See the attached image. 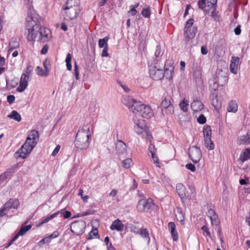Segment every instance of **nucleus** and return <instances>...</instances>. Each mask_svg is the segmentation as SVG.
Returning a JSON list of instances; mask_svg holds the SVG:
<instances>
[{
    "instance_id": "f257e3e1",
    "label": "nucleus",
    "mask_w": 250,
    "mask_h": 250,
    "mask_svg": "<svg viewBox=\"0 0 250 250\" xmlns=\"http://www.w3.org/2000/svg\"><path fill=\"white\" fill-rule=\"evenodd\" d=\"M28 41L44 42L50 38V31L40 25L39 16L30 8L26 18L25 32Z\"/></svg>"
},
{
    "instance_id": "f03ea898",
    "label": "nucleus",
    "mask_w": 250,
    "mask_h": 250,
    "mask_svg": "<svg viewBox=\"0 0 250 250\" xmlns=\"http://www.w3.org/2000/svg\"><path fill=\"white\" fill-rule=\"evenodd\" d=\"M39 139L38 131L36 130H31L28 134L25 143L17 151L19 157L23 159L26 158L36 146Z\"/></svg>"
},
{
    "instance_id": "7ed1b4c3",
    "label": "nucleus",
    "mask_w": 250,
    "mask_h": 250,
    "mask_svg": "<svg viewBox=\"0 0 250 250\" xmlns=\"http://www.w3.org/2000/svg\"><path fill=\"white\" fill-rule=\"evenodd\" d=\"M91 137L90 128L88 125H84L76 134L74 141L75 146L79 149H87L89 146V139Z\"/></svg>"
},
{
    "instance_id": "20e7f679",
    "label": "nucleus",
    "mask_w": 250,
    "mask_h": 250,
    "mask_svg": "<svg viewBox=\"0 0 250 250\" xmlns=\"http://www.w3.org/2000/svg\"><path fill=\"white\" fill-rule=\"evenodd\" d=\"M79 5V0H67L62 11V17L64 20H72L77 17L80 12Z\"/></svg>"
},
{
    "instance_id": "39448f33",
    "label": "nucleus",
    "mask_w": 250,
    "mask_h": 250,
    "mask_svg": "<svg viewBox=\"0 0 250 250\" xmlns=\"http://www.w3.org/2000/svg\"><path fill=\"white\" fill-rule=\"evenodd\" d=\"M122 102L127 106L130 111L135 114H139L142 110L143 107H144V104L130 96L124 97Z\"/></svg>"
},
{
    "instance_id": "423d86ee",
    "label": "nucleus",
    "mask_w": 250,
    "mask_h": 250,
    "mask_svg": "<svg viewBox=\"0 0 250 250\" xmlns=\"http://www.w3.org/2000/svg\"><path fill=\"white\" fill-rule=\"evenodd\" d=\"M135 132L143 138H146L147 140L151 141L152 136L149 134V130L147 125L146 122L144 119L138 120V123L134 127Z\"/></svg>"
},
{
    "instance_id": "0eeeda50",
    "label": "nucleus",
    "mask_w": 250,
    "mask_h": 250,
    "mask_svg": "<svg viewBox=\"0 0 250 250\" xmlns=\"http://www.w3.org/2000/svg\"><path fill=\"white\" fill-rule=\"evenodd\" d=\"M227 81V77L223 75H220V71H219L209 80L210 88L212 90L216 91L219 86H223L225 85Z\"/></svg>"
},
{
    "instance_id": "6e6552de",
    "label": "nucleus",
    "mask_w": 250,
    "mask_h": 250,
    "mask_svg": "<svg viewBox=\"0 0 250 250\" xmlns=\"http://www.w3.org/2000/svg\"><path fill=\"white\" fill-rule=\"evenodd\" d=\"M189 189L190 193L186 191V187L183 184L178 183L177 184L176 191L182 200H184L185 198L191 199L194 197L195 194V189L191 187H189Z\"/></svg>"
},
{
    "instance_id": "1a4fd4ad",
    "label": "nucleus",
    "mask_w": 250,
    "mask_h": 250,
    "mask_svg": "<svg viewBox=\"0 0 250 250\" xmlns=\"http://www.w3.org/2000/svg\"><path fill=\"white\" fill-rule=\"evenodd\" d=\"M154 205L152 200L150 198L147 199H140L137 205V209L140 212H147Z\"/></svg>"
},
{
    "instance_id": "9d476101",
    "label": "nucleus",
    "mask_w": 250,
    "mask_h": 250,
    "mask_svg": "<svg viewBox=\"0 0 250 250\" xmlns=\"http://www.w3.org/2000/svg\"><path fill=\"white\" fill-rule=\"evenodd\" d=\"M86 223L83 220L76 221L72 223L70 228L71 231L76 235L82 234L85 229Z\"/></svg>"
},
{
    "instance_id": "9b49d317",
    "label": "nucleus",
    "mask_w": 250,
    "mask_h": 250,
    "mask_svg": "<svg viewBox=\"0 0 250 250\" xmlns=\"http://www.w3.org/2000/svg\"><path fill=\"white\" fill-rule=\"evenodd\" d=\"M189 157L194 163L198 162L202 158L200 149L196 146H192L189 148L188 152Z\"/></svg>"
},
{
    "instance_id": "f8f14e48",
    "label": "nucleus",
    "mask_w": 250,
    "mask_h": 250,
    "mask_svg": "<svg viewBox=\"0 0 250 250\" xmlns=\"http://www.w3.org/2000/svg\"><path fill=\"white\" fill-rule=\"evenodd\" d=\"M217 0H199L198 2L199 8L203 11L215 10Z\"/></svg>"
},
{
    "instance_id": "ddd939ff",
    "label": "nucleus",
    "mask_w": 250,
    "mask_h": 250,
    "mask_svg": "<svg viewBox=\"0 0 250 250\" xmlns=\"http://www.w3.org/2000/svg\"><path fill=\"white\" fill-rule=\"evenodd\" d=\"M149 75L150 77L156 81L161 80L164 78V71L161 68L151 65L149 66Z\"/></svg>"
},
{
    "instance_id": "4468645a",
    "label": "nucleus",
    "mask_w": 250,
    "mask_h": 250,
    "mask_svg": "<svg viewBox=\"0 0 250 250\" xmlns=\"http://www.w3.org/2000/svg\"><path fill=\"white\" fill-rule=\"evenodd\" d=\"M161 108L163 114H172L174 112V107L169 100L165 98L162 100Z\"/></svg>"
},
{
    "instance_id": "2eb2a0df",
    "label": "nucleus",
    "mask_w": 250,
    "mask_h": 250,
    "mask_svg": "<svg viewBox=\"0 0 250 250\" xmlns=\"http://www.w3.org/2000/svg\"><path fill=\"white\" fill-rule=\"evenodd\" d=\"M213 91L209 96L211 104L215 109H219L222 104L221 100L219 99L216 91Z\"/></svg>"
},
{
    "instance_id": "dca6fc26",
    "label": "nucleus",
    "mask_w": 250,
    "mask_h": 250,
    "mask_svg": "<svg viewBox=\"0 0 250 250\" xmlns=\"http://www.w3.org/2000/svg\"><path fill=\"white\" fill-rule=\"evenodd\" d=\"M31 78L27 76L25 74H21L20 81V85L17 88L19 92H23L28 85V82Z\"/></svg>"
},
{
    "instance_id": "f3484780",
    "label": "nucleus",
    "mask_w": 250,
    "mask_h": 250,
    "mask_svg": "<svg viewBox=\"0 0 250 250\" xmlns=\"http://www.w3.org/2000/svg\"><path fill=\"white\" fill-rule=\"evenodd\" d=\"M20 205L19 201L16 199H10L6 203H5L2 207L4 210L7 212L11 208L16 209Z\"/></svg>"
},
{
    "instance_id": "a211bd4d",
    "label": "nucleus",
    "mask_w": 250,
    "mask_h": 250,
    "mask_svg": "<svg viewBox=\"0 0 250 250\" xmlns=\"http://www.w3.org/2000/svg\"><path fill=\"white\" fill-rule=\"evenodd\" d=\"M20 205L19 201L16 199H10L6 203H5L2 207L4 210L7 212L11 208L16 209Z\"/></svg>"
},
{
    "instance_id": "6ab92c4d",
    "label": "nucleus",
    "mask_w": 250,
    "mask_h": 250,
    "mask_svg": "<svg viewBox=\"0 0 250 250\" xmlns=\"http://www.w3.org/2000/svg\"><path fill=\"white\" fill-rule=\"evenodd\" d=\"M239 63V58L233 56L231 59L230 64V71L231 73L236 74L237 73L238 66Z\"/></svg>"
},
{
    "instance_id": "aec40b11",
    "label": "nucleus",
    "mask_w": 250,
    "mask_h": 250,
    "mask_svg": "<svg viewBox=\"0 0 250 250\" xmlns=\"http://www.w3.org/2000/svg\"><path fill=\"white\" fill-rule=\"evenodd\" d=\"M142 117L146 118H150L153 116V113L150 106L144 104L142 110L139 113Z\"/></svg>"
},
{
    "instance_id": "412c9836",
    "label": "nucleus",
    "mask_w": 250,
    "mask_h": 250,
    "mask_svg": "<svg viewBox=\"0 0 250 250\" xmlns=\"http://www.w3.org/2000/svg\"><path fill=\"white\" fill-rule=\"evenodd\" d=\"M126 145L123 141H119L116 145V151L117 153L121 156L126 153Z\"/></svg>"
},
{
    "instance_id": "4be33fe9",
    "label": "nucleus",
    "mask_w": 250,
    "mask_h": 250,
    "mask_svg": "<svg viewBox=\"0 0 250 250\" xmlns=\"http://www.w3.org/2000/svg\"><path fill=\"white\" fill-rule=\"evenodd\" d=\"M238 104L236 100H231L227 105V110L229 112L235 113L238 110Z\"/></svg>"
},
{
    "instance_id": "5701e85b",
    "label": "nucleus",
    "mask_w": 250,
    "mask_h": 250,
    "mask_svg": "<svg viewBox=\"0 0 250 250\" xmlns=\"http://www.w3.org/2000/svg\"><path fill=\"white\" fill-rule=\"evenodd\" d=\"M190 106L194 113L201 111L204 108V105L199 100H195L191 103Z\"/></svg>"
},
{
    "instance_id": "b1692460",
    "label": "nucleus",
    "mask_w": 250,
    "mask_h": 250,
    "mask_svg": "<svg viewBox=\"0 0 250 250\" xmlns=\"http://www.w3.org/2000/svg\"><path fill=\"white\" fill-rule=\"evenodd\" d=\"M110 228L111 230L121 231L124 229V225L119 219H117L112 222Z\"/></svg>"
},
{
    "instance_id": "393cba45",
    "label": "nucleus",
    "mask_w": 250,
    "mask_h": 250,
    "mask_svg": "<svg viewBox=\"0 0 250 250\" xmlns=\"http://www.w3.org/2000/svg\"><path fill=\"white\" fill-rule=\"evenodd\" d=\"M250 159V148H247L244 149L240 154L239 161L243 163L246 161Z\"/></svg>"
},
{
    "instance_id": "a878e982",
    "label": "nucleus",
    "mask_w": 250,
    "mask_h": 250,
    "mask_svg": "<svg viewBox=\"0 0 250 250\" xmlns=\"http://www.w3.org/2000/svg\"><path fill=\"white\" fill-rule=\"evenodd\" d=\"M197 31V28L196 26H193L192 28L184 29V35L186 38L188 39L193 38Z\"/></svg>"
},
{
    "instance_id": "bb28decb",
    "label": "nucleus",
    "mask_w": 250,
    "mask_h": 250,
    "mask_svg": "<svg viewBox=\"0 0 250 250\" xmlns=\"http://www.w3.org/2000/svg\"><path fill=\"white\" fill-rule=\"evenodd\" d=\"M32 227V225H29L26 226H22L15 236L13 238V241H16L19 236H22L29 230Z\"/></svg>"
},
{
    "instance_id": "cd10ccee",
    "label": "nucleus",
    "mask_w": 250,
    "mask_h": 250,
    "mask_svg": "<svg viewBox=\"0 0 250 250\" xmlns=\"http://www.w3.org/2000/svg\"><path fill=\"white\" fill-rule=\"evenodd\" d=\"M193 78L196 82L199 84H202L204 80L202 77V72L200 69H196L193 74Z\"/></svg>"
},
{
    "instance_id": "c85d7f7f",
    "label": "nucleus",
    "mask_w": 250,
    "mask_h": 250,
    "mask_svg": "<svg viewBox=\"0 0 250 250\" xmlns=\"http://www.w3.org/2000/svg\"><path fill=\"white\" fill-rule=\"evenodd\" d=\"M168 227L170 230L171 236L174 241H177L178 239V233L175 230L176 226L174 223L170 222L168 223Z\"/></svg>"
},
{
    "instance_id": "c756f323",
    "label": "nucleus",
    "mask_w": 250,
    "mask_h": 250,
    "mask_svg": "<svg viewBox=\"0 0 250 250\" xmlns=\"http://www.w3.org/2000/svg\"><path fill=\"white\" fill-rule=\"evenodd\" d=\"M165 71H164V77L168 80H171L173 77V72L174 70V67L172 65H170L169 68L166 67V65H165Z\"/></svg>"
},
{
    "instance_id": "7c9ffc66",
    "label": "nucleus",
    "mask_w": 250,
    "mask_h": 250,
    "mask_svg": "<svg viewBox=\"0 0 250 250\" xmlns=\"http://www.w3.org/2000/svg\"><path fill=\"white\" fill-rule=\"evenodd\" d=\"M216 7H215V10H210L208 11H204L206 13L210 15L214 20L216 21H220V15L218 12L216 11Z\"/></svg>"
},
{
    "instance_id": "2f4dec72",
    "label": "nucleus",
    "mask_w": 250,
    "mask_h": 250,
    "mask_svg": "<svg viewBox=\"0 0 250 250\" xmlns=\"http://www.w3.org/2000/svg\"><path fill=\"white\" fill-rule=\"evenodd\" d=\"M250 143V137L247 134L246 135H243L239 138V144L240 145H247Z\"/></svg>"
},
{
    "instance_id": "473e14b6",
    "label": "nucleus",
    "mask_w": 250,
    "mask_h": 250,
    "mask_svg": "<svg viewBox=\"0 0 250 250\" xmlns=\"http://www.w3.org/2000/svg\"><path fill=\"white\" fill-rule=\"evenodd\" d=\"M20 44L19 42L16 39H13L10 42L9 44L8 52L10 53V51L14 50V49L18 48Z\"/></svg>"
},
{
    "instance_id": "72a5a7b5",
    "label": "nucleus",
    "mask_w": 250,
    "mask_h": 250,
    "mask_svg": "<svg viewBox=\"0 0 250 250\" xmlns=\"http://www.w3.org/2000/svg\"><path fill=\"white\" fill-rule=\"evenodd\" d=\"M203 132L205 139L211 138L212 132L209 125H206L204 126Z\"/></svg>"
},
{
    "instance_id": "f704fd0d",
    "label": "nucleus",
    "mask_w": 250,
    "mask_h": 250,
    "mask_svg": "<svg viewBox=\"0 0 250 250\" xmlns=\"http://www.w3.org/2000/svg\"><path fill=\"white\" fill-rule=\"evenodd\" d=\"M59 213H60V212L58 211L57 212H55V213L46 217L44 219H42V220L41 222L39 224L38 227L41 226L43 224L49 222L50 220L53 219L54 218L56 217Z\"/></svg>"
},
{
    "instance_id": "c9c22d12",
    "label": "nucleus",
    "mask_w": 250,
    "mask_h": 250,
    "mask_svg": "<svg viewBox=\"0 0 250 250\" xmlns=\"http://www.w3.org/2000/svg\"><path fill=\"white\" fill-rule=\"evenodd\" d=\"M7 117L10 119H14L17 122H20L21 120L20 114L15 110L12 111L11 113L7 116Z\"/></svg>"
},
{
    "instance_id": "e433bc0d",
    "label": "nucleus",
    "mask_w": 250,
    "mask_h": 250,
    "mask_svg": "<svg viewBox=\"0 0 250 250\" xmlns=\"http://www.w3.org/2000/svg\"><path fill=\"white\" fill-rule=\"evenodd\" d=\"M108 37H105L103 39H100L98 41V45L100 48L108 47Z\"/></svg>"
},
{
    "instance_id": "4c0bfd02",
    "label": "nucleus",
    "mask_w": 250,
    "mask_h": 250,
    "mask_svg": "<svg viewBox=\"0 0 250 250\" xmlns=\"http://www.w3.org/2000/svg\"><path fill=\"white\" fill-rule=\"evenodd\" d=\"M188 101L184 99L179 104V106L181 110L184 112H187L188 110Z\"/></svg>"
},
{
    "instance_id": "58836bf2",
    "label": "nucleus",
    "mask_w": 250,
    "mask_h": 250,
    "mask_svg": "<svg viewBox=\"0 0 250 250\" xmlns=\"http://www.w3.org/2000/svg\"><path fill=\"white\" fill-rule=\"evenodd\" d=\"M205 145L208 150H212L214 147V145L212 142L211 138L205 139Z\"/></svg>"
},
{
    "instance_id": "ea45409f",
    "label": "nucleus",
    "mask_w": 250,
    "mask_h": 250,
    "mask_svg": "<svg viewBox=\"0 0 250 250\" xmlns=\"http://www.w3.org/2000/svg\"><path fill=\"white\" fill-rule=\"evenodd\" d=\"M37 74L38 75H40L42 76H47L48 75V70H46V71L43 70L42 68L40 66L37 67Z\"/></svg>"
},
{
    "instance_id": "a19ab883",
    "label": "nucleus",
    "mask_w": 250,
    "mask_h": 250,
    "mask_svg": "<svg viewBox=\"0 0 250 250\" xmlns=\"http://www.w3.org/2000/svg\"><path fill=\"white\" fill-rule=\"evenodd\" d=\"M122 163L123 167L125 168H129L132 164V160L130 158H127L123 160Z\"/></svg>"
},
{
    "instance_id": "79ce46f5",
    "label": "nucleus",
    "mask_w": 250,
    "mask_h": 250,
    "mask_svg": "<svg viewBox=\"0 0 250 250\" xmlns=\"http://www.w3.org/2000/svg\"><path fill=\"white\" fill-rule=\"evenodd\" d=\"M72 56L69 53H68L67 55L66 59H65V62H66V65L67 67V69L68 70H71L72 69V65L71 63V61Z\"/></svg>"
},
{
    "instance_id": "37998d69",
    "label": "nucleus",
    "mask_w": 250,
    "mask_h": 250,
    "mask_svg": "<svg viewBox=\"0 0 250 250\" xmlns=\"http://www.w3.org/2000/svg\"><path fill=\"white\" fill-rule=\"evenodd\" d=\"M17 167L14 166L7 168L4 173L9 177L11 176L16 170Z\"/></svg>"
},
{
    "instance_id": "c03bdc74",
    "label": "nucleus",
    "mask_w": 250,
    "mask_h": 250,
    "mask_svg": "<svg viewBox=\"0 0 250 250\" xmlns=\"http://www.w3.org/2000/svg\"><path fill=\"white\" fill-rule=\"evenodd\" d=\"M210 219L211 221V223L212 225L218 226L220 223L219 219L216 214L214 215L213 216H212Z\"/></svg>"
},
{
    "instance_id": "a18cd8bd",
    "label": "nucleus",
    "mask_w": 250,
    "mask_h": 250,
    "mask_svg": "<svg viewBox=\"0 0 250 250\" xmlns=\"http://www.w3.org/2000/svg\"><path fill=\"white\" fill-rule=\"evenodd\" d=\"M141 236L145 238H147L148 241H149L148 231L146 229H142L140 232Z\"/></svg>"
},
{
    "instance_id": "49530a36",
    "label": "nucleus",
    "mask_w": 250,
    "mask_h": 250,
    "mask_svg": "<svg viewBox=\"0 0 250 250\" xmlns=\"http://www.w3.org/2000/svg\"><path fill=\"white\" fill-rule=\"evenodd\" d=\"M32 71L33 70L32 69V67L30 65H28L26 67V70L24 71V72L22 74H25L27 76H28L31 78L32 75Z\"/></svg>"
},
{
    "instance_id": "de8ad7c7",
    "label": "nucleus",
    "mask_w": 250,
    "mask_h": 250,
    "mask_svg": "<svg viewBox=\"0 0 250 250\" xmlns=\"http://www.w3.org/2000/svg\"><path fill=\"white\" fill-rule=\"evenodd\" d=\"M99 237V234L98 233V229H95L91 231L88 235V239H92L93 237Z\"/></svg>"
},
{
    "instance_id": "09e8293b",
    "label": "nucleus",
    "mask_w": 250,
    "mask_h": 250,
    "mask_svg": "<svg viewBox=\"0 0 250 250\" xmlns=\"http://www.w3.org/2000/svg\"><path fill=\"white\" fill-rule=\"evenodd\" d=\"M151 14V10L149 8H144L142 11V15L146 18H148L150 17Z\"/></svg>"
},
{
    "instance_id": "8fccbe9b",
    "label": "nucleus",
    "mask_w": 250,
    "mask_h": 250,
    "mask_svg": "<svg viewBox=\"0 0 250 250\" xmlns=\"http://www.w3.org/2000/svg\"><path fill=\"white\" fill-rule=\"evenodd\" d=\"M193 21H194L193 19H192V18L189 19L187 21L184 29H188V28H192L193 26H192Z\"/></svg>"
},
{
    "instance_id": "3c124183",
    "label": "nucleus",
    "mask_w": 250,
    "mask_h": 250,
    "mask_svg": "<svg viewBox=\"0 0 250 250\" xmlns=\"http://www.w3.org/2000/svg\"><path fill=\"white\" fill-rule=\"evenodd\" d=\"M74 75H75L76 80L79 79V67H78V66L76 62H75V65H74Z\"/></svg>"
},
{
    "instance_id": "603ef678",
    "label": "nucleus",
    "mask_w": 250,
    "mask_h": 250,
    "mask_svg": "<svg viewBox=\"0 0 250 250\" xmlns=\"http://www.w3.org/2000/svg\"><path fill=\"white\" fill-rule=\"evenodd\" d=\"M151 156L153 159L154 163L155 164L157 167H160L159 159L158 158V156L156 155L155 153H152L151 154Z\"/></svg>"
},
{
    "instance_id": "864d4df0",
    "label": "nucleus",
    "mask_w": 250,
    "mask_h": 250,
    "mask_svg": "<svg viewBox=\"0 0 250 250\" xmlns=\"http://www.w3.org/2000/svg\"><path fill=\"white\" fill-rule=\"evenodd\" d=\"M197 122L200 124H204L206 122V118L203 114H201L197 118Z\"/></svg>"
},
{
    "instance_id": "5fc2aeb1",
    "label": "nucleus",
    "mask_w": 250,
    "mask_h": 250,
    "mask_svg": "<svg viewBox=\"0 0 250 250\" xmlns=\"http://www.w3.org/2000/svg\"><path fill=\"white\" fill-rule=\"evenodd\" d=\"M163 53L161 50V49L159 46H157L156 48L155 52V56L156 57H159L160 56H162Z\"/></svg>"
},
{
    "instance_id": "6e6d98bb",
    "label": "nucleus",
    "mask_w": 250,
    "mask_h": 250,
    "mask_svg": "<svg viewBox=\"0 0 250 250\" xmlns=\"http://www.w3.org/2000/svg\"><path fill=\"white\" fill-rule=\"evenodd\" d=\"M186 167L187 169L190 170L192 172H194L196 170L195 166L191 163L187 164L186 165Z\"/></svg>"
},
{
    "instance_id": "4d7b16f0",
    "label": "nucleus",
    "mask_w": 250,
    "mask_h": 250,
    "mask_svg": "<svg viewBox=\"0 0 250 250\" xmlns=\"http://www.w3.org/2000/svg\"><path fill=\"white\" fill-rule=\"evenodd\" d=\"M8 178V176L4 172L1 173L0 175V184L2 183Z\"/></svg>"
},
{
    "instance_id": "13d9d810",
    "label": "nucleus",
    "mask_w": 250,
    "mask_h": 250,
    "mask_svg": "<svg viewBox=\"0 0 250 250\" xmlns=\"http://www.w3.org/2000/svg\"><path fill=\"white\" fill-rule=\"evenodd\" d=\"M7 100L10 104H11L14 102L15 97L12 95H8L7 97Z\"/></svg>"
},
{
    "instance_id": "bf43d9fd",
    "label": "nucleus",
    "mask_w": 250,
    "mask_h": 250,
    "mask_svg": "<svg viewBox=\"0 0 250 250\" xmlns=\"http://www.w3.org/2000/svg\"><path fill=\"white\" fill-rule=\"evenodd\" d=\"M51 239L49 237V236H47V237H44V238H43L42 239L40 243L41 244H45V243H49L51 241Z\"/></svg>"
},
{
    "instance_id": "052dcab7",
    "label": "nucleus",
    "mask_w": 250,
    "mask_h": 250,
    "mask_svg": "<svg viewBox=\"0 0 250 250\" xmlns=\"http://www.w3.org/2000/svg\"><path fill=\"white\" fill-rule=\"evenodd\" d=\"M102 57H108L109 56L108 53V47H104L101 54Z\"/></svg>"
},
{
    "instance_id": "680f3d73",
    "label": "nucleus",
    "mask_w": 250,
    "mask_h": 250,
    "mask_svg": "<svg viewBox=\"0 0 250 250\" xmlns=\"http://www.w3.org/2000/svg\"><path fill=\"white\" fill-rule=\"evenodd\" d=\"M207 214L208 216L210 218L212 216H214V215L216 214V213L213 209L210 208L208 210Z\"/></svg>"
},
{
    "instance_id": "e2e57ef3",
    "label": "nucleus",
    "mask_w": 250,
    "mask_h": 250,
    "mask_svg": "<svg viewBox=\"0 0 250 250\" xmlns=\"http://www.w3.org/2000/svg\"><path fill=\"white\" fill-rule=\"evenodd\" d=\"M49 46L47 44H45L42 48L41 52L42 54H46L48 50Z\"/></svg>"
},
{
    "instance_id": "0e129e2a",
    "label": "nucleus",
    "mask_w": 250,
    "mask_h": 250,
    "mask_svg": "<svg viewBox=\"0 0 250 250\" xmlns=\"http://www.w3.org/2000/svg\"><path fill=\"white\" fill-rule=\"evenodd\" d=\"M60 235V233L58 231L56 230L54 231L50 235H49V237L51 239L53 238H55L58 237Z\"/></svg>"
},
{
    "instance_id": "69168bd1",
    "label": "nucleus",
    "mask_w": 250,
    "mask_h": 250,
    "mask_svg": "<svg viewBox=\"0 0 250 250\" xmlns=\"http://www.w3.org/2000/svg\"><path fill=\"white\" fill-rule=\"evenodd\" d=\"M61 146L60 145H57L52 153V155L55 156L58 153L60 149Z\"/></svg>"
},
{
    "instance_id": "338daca9",
    "label": "nucleus",
    "mask_w": 250,
    "mask_h": 250,
    "mask_svg": "<svg viewBox=\"0 0 250 250\" xmlns=\"http://www.w3.org/2000/svg\"><path fill=\"white\" fill-rule=\"evenodd\" d=\"M201 229L203 231H205L209 237H211L210 233L208 230V228L206 226H203Z\"/></svg>"
},
{
    "instance_id": "774afa93",
    "label": "nucleus",
    "mask_w": 250,
    "mask_h": 250,
    "mask_svg": "<svg viewBox=\"0 0 250 250\" xmlns=\"http://www.w3.org/2000/svg\"><path fill=\"white\" fill-rule=\"evenodd\" d=\"M62 214L63 215V216L64 218L67 219L69 218L71 216V213L69 211H64V212H62Z\"/></svg>"
}]
</instances>
